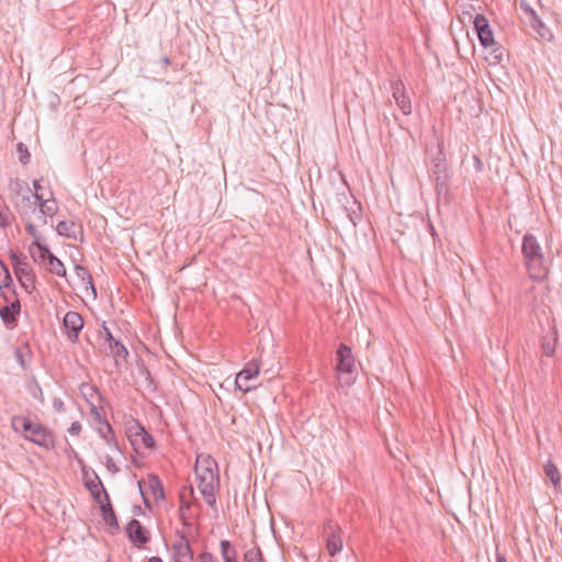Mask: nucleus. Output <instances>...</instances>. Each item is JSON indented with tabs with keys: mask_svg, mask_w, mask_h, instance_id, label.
I'll return each mask as SVG.
<instances>
[{
	"mask_svg": "<svg viewBox=\"0 0 562 562\" xmlns=\"http://www.w3.org/2000/svg\"><path fill=\"white\" fill-rule=\"evenodd\" d=\"M194 470L198 490L202 494L205 503L210 506H214L220 484L216 461L207 454H200L196 458Z\"/></svg>",
	"mask_w": 562,
	"mask_h": 562,
	"instance_id": "obj_1",
	"label": "nucleus"
},
{
	"mask_svg": "<svg viewBox=\"0 0 562 562\" xmlns=\"http://www.w3.org/2000/svg\"><path fill=\"white\" fill-rule=\"evenodd\" d=\"M12 428L15 432L22 435L25 440L42 448L52 449L55 446V438L52 431L26 417H14L12 419Z\"/></svg>",
	"mask_w": 562,
	"mask_h": 562,
	"instance_id": "obj_2",
	"label": "nucleus"
},
{
	"mask_svg": "<svg viewBox=\"0 0 562 562\" xmlns=\"http://www.w3.org/2000/svg\"><path fill=\"white\" fill-rule=\"evenodd\" d=\"M473 25L482 46L486 49L491 48L490 56L485 58L490 64H498L502 60L503 52L499 47H495L494 34L487 19L483 14L476 13Z\"/></svg>",
	"mask_w": 562,
	"mask_h": 562,
	"instance_id": "obj_3",
	"label": "nucleus"
},
{
	"mask_svg": "<svg viewBox=\"0 0 562 562\" xmlns=\"http://www.w3.org/2000/svg\"><path fill=\"white\" fill-rule=\"evenodd\" d=\"M68 282L83 301H95L97 290L88 269L81 266H76L74 274L70 277Z\"/></svg>",
	"mask_w": 562,
	"mask_h": 562,
	"instance_id": "obj_4",
	"label": "nucleus"
},
{
	"mask_svg": "<svg viewBox=\"0 0 562 562\" xmlns=\"http://www.w3.org/2000/svg\"><path fill=\"white\" fill-rule=\"evenodd\" d=\"M549 272L548 260L535 236L529 234V279L543 280Z\"/></svg>",
	"mask_w": 562,
	"mask_h": 562,
	"instance_id": "obj_5",
	"label": "nucleus"
},
{
	"mask_svg": "<svg viewBox=\"0 0 562 562\" xmlns=\"http://www.w3.org/2000/svg\"><path fill=\"white\" fill-rule=\"evenodd\" d=\"M34 198L40 206V212L44 216L53 217L58 211V204L54 199L53 191L43 180H35Z\"/></svg>",
	"mask_w": 562,
	"mask_h": 562,
	"instance_id": "obj_6",
	"label": "nucleus"
},
{
	"mask_svg": "<svg viewBox=\"0 0 562 562\" xmlns=\"http://www.w3.org/2000/svg\"><path fill=\"white\" fill-rule=\"evenodd\" d=\"M127 438L137 453L145 454L154 448L153 437L140 425L133 423L126 429Z\"/></svg>",
	"mask_w": 562,
	"mask_h": 562,
	"instance_id": "obj_7",
	"label": "nucleus"
},
{
	"mask_svg": "<svg viewBox=\"0 0 562 562\" xmlns=\"http://www.w3.org/2000/svg\"><path fill=\"white\" fill-rule=\"evenodd\" d=\"M31 257L35 262L43 266L46 270L59 277H66L64 263L55 257L47 247H40L31 250Z\"/></svg>",
	"mask_w": 562,
	"mask_h": 562,
	"instance_id": "obj_8",
	"label": "nucleus"
},
{
	"mask_svg": "<svg viewBox=\"0 0 562 562\" xmlns=\"http://www.w3.org/2000/svg\"><path fill=\"white\" fill-rule=\"evenodd\" d=\"M335 371L341 378L356 372V358L349 346L340 344L336 351Z\"/></svg>",
	"mask_w": 562,
	"mask_h": 562,
	"instance_id": "obj_9",
	"label": "nucleus"
},
{
	"mask_svg": "<svg viewBox=\"0 0 562 562\" xmlns=\"http://www.w3.org/2000/svg\"><path fill=\"white\" fill-rule=\"evenodd\" d=\"M12 260L14 262V272L19 282L27 293H32L35 290V274L32 268L15 255L12 256Z\"/></svg>",
	"mask_w": 562,
	"mask_h": 562,
	"instance_id": "obj_10",
	"label": "nucleus"
},
{
	"mask_svg": "<svg viewBox=\"0 0 562 562\" xmlns=\"http://www.w3.org/2000/svg\"><path fill=\"white\" fill-rule=\"evenodd\" d=\"M260 372L259 362L252 360L246 364V367L237 374L235 380V385L238 390L243 392H249L252 386L249 384V381L257 378Z\"/></svg>",
	"mask_w": 562,
	"mask_h": 562,
	"instance_id": "obj_11",
	"label": "nucleus"
},
{
	"mask_svg": "<svg viewBox=\"0 0 562 562\" xmlns=\"http://www.w3.org/2000/svg\"><path fill=\"white\" fill-rule=\"evenodd\" d=\"M46 216L44 215H37V222L33 223L30 218L26 223V232L32 237L33 241L32 245L29 247V251L31 252L32 249H37L40 247H46L43 241L44 237L41 231V227L46 225Z\"/></svg>",
	"mask_w": 562,
	"mask_h": 562,
	"instance_id": "obj_12",
	"label": "nucleus"
},
{
	"mask_svg": "<svg viewBox=\"0 0 562 562\" xmlns=\"http://www.w3.org/2000/svg\"><path fill=\"white\" fill-rule=\"evenodd\" d=\"M64 326L67 331V336L71 341H76L79 331L83 327V319L80 314L76 312H68L64 317Z\"/></svg>",
	"mask_w": 562,
	"mask_h": 562,
	"instance_id": "obj_13",
	"label": "nucleus"
},
{
	"mask_svg": "<svg viewBox=\"0 0 562 562\" xmlns=\"http://www.w3.org/2000/svg\"><path fill=\"white\" fill-rule=\"evenodd\" d=\"M548 329L541 339V348L546 356L552 357L555 353V345L558 341V330L553 322L547 318Z\"/></svg>",
	"mask_w": 562,
	"mask_h": 562,
	"instance_id": "obj_14",
	"label": "nucleus"
},
{
	"mask_svg": "<svg viewBox=\"0 0 562 562\" xmlns=\"http://www.w3.org/2000/svg\"><path fill=\"white\" fill-rule=\"evenodd\" d=\"M7 305L0 308V316L4 324L12 325L15 323L16 316L20 314L21 305L15 295L9 296L5 301Z\"/></svg>",
	"mask_w": 562,
	"mask_h": 562,
	"instance_id": "obj_15",
	"label": "nucleus"
},
{
	"mask_svg": "<svg viewBox=\"0 0 562 562\" xmlns=\"http://www.w3.org/2000/svg\"><path fill=\"white\" fill-rule=\"evenodd\" d=\"M138 485L144 497L148 493L151 494L154 499H160L164 496L161 483L156 476L149 475L146 480L139 481Z\"/></svg>",
	"mask_w": 562,
	"mask_h": 562,
	"instance_id": "obj_16",
	"label": "nucleus"
},
{
	"mask_svg": "<svg viewBox=\"0 0 562 562\" xmlns=\"http://www.w3.org/2000/svg\"><path fill=\"white\" fill-rule=\"evenodd\" d=\"M529 25L542 41H552L551 30L539 19L536 12L529 7Z\"/></svg>",
	"mask_w": 562,
	"mask_h": 562,
	"instance_id": "obj_17",
	"label": "nucleus"
},
{
	"mask_svg": "<svg viewBox=\"0 0 562 562\" xmlns=\"http://www.w3.org/2000/svg\"><path fill=\"white\" fill-rule=\"evenodd\" d=\"M126 531L131 541L137 547L143 546L148 540L147 532L135 519L128 522Z\"/></svg>",
	"mask_w": 562,
	"mask_h": 562,
	"instance_id": "obj_18",
	"label": "nucleus"
},
{
	"mask_svg": "<svg viewBox=\"0 0 562 562\" xmlns=\"http://www.w3.org/2000/svg\"><path fill=\"white\" fill-rule=\"evenodd\" d=\"M344 548L342 532L339 528L334 529L327 537L326 550L330 557L339 553Z\"/></svg>",
	"mask_w": 562,
	"mask_h": 562,
	"instance_id": "obj_19",
	"label": "nucleus"
},
{
	"mask_svg": "<svg viewBox=\"0 0 562 562\" xmlns=\"http://www.w3.org/2000/svg\"><path fill=\"white\" fill-rule=\"evenodd\" d=\"M393 97L405 115L412 113V103L409 97L406 94L402 83H396L393 88Z\"/></svg>",
	"mask_w": 562,
	"mask_h": 562,
	"instance_id": "obj_20",
	"label": "nucleus"
},
{
	"mask_svg": "<svg viewBox=\"0 0 562 562\" xmlns=\"http://www.w3.org/2000/svg\"><path fill=\"white\" fill-rule=\"evenodd\" d=\"M0 290L5 301H9V296L15 295L12 289V278L9 273L5 265L0 260Z\"/></svg>",
	"mask_w": 562,
	"mask_h": 562,
	"instance_id": "obj_21",
	"label": "nucleus"
},
{
	"mask_svg": "<svg viewBox=\"0 0 562 562\" xmlns=\"http://www.w3.org/2000/svg\"><path fill=\"white\" fill-rule=\"evenodd\" d=\"M56 229L59 235L74 239H76L81 233V227L70 220L59 222Z\"/></svg>",
	"mask_w": 562,
	"mask_h": 562,
	"instance_id": "obj_22",
	"label": "nucleus"
},
{
	"mask_svg": "<svg viewBox=\"0 0 562 562\" xmlns=\"http://www.w3.org/2000/svg\"><path fill=\"white\" fill-rule=\"evenodd\" d=\"M543 472L546 477L551 482L555 492L561 491V474L558 467L552 462V460H548L543 465Z\"/></svg>",
	"mask_w": 562,
	"mask_h": 562,
	"instance_id": "obj_23",
	"label": "nucleus"
},
{
	"mask_svg": "<svg viewBox=\"0 0 562 562\" xmlns=\"http://www.w3.org/2000/svg\"><path fill=\"white\" fill-rule=\"evenodd\" d=\"M473 4V0H461L459 3V19L462 22L474 21V16L477 12Z\"/></svg>",
	"mask_w": 562,
	"mask_h": 562,
	"instance_id": "obj_24",
	"label": "nucleus"
},
{
	"mask_svg": "<svg viewBox=\"0 0 562 562\" xmlns=\"http://www.w3.org/2000/svg\"><path fill=\"white\" fill-rule=\"evenodd\" d=\"M175 559L176 562H190L192 559V553L190 550V546L186 540L179 541L175 547Z\"/></svg>",
	"mask_w": 562,
	"mask_h": 562,
	"instance_id": "obj_25",
	"label": "nucleus"
},
{
	"mask_svg": "<svg viewBox=\"0 0 562 562\" xmlns=\"http://www.w3.org/2000/svg\"><path fill=\"white\" fill-rule=\"evenodd\" d=\"M221 555L224 562H237V552L228 540L220 542Z\"/></svg>",
	"mask_w": 562,
	"mask_h": 562,
	"instance_id": "obj_26",
	"label": "nucleus"
},
{
	"mask_svg": "<svg viewBox=\"0 0 562 562\" xmlns=\"http://www.w3.org/2000/svg\"><path fill=\"white\" fill-rule=\"evenodd\" d=\"M87 484V487L89 488V491L91 492V494L93 495V497L100 503L102 504L103 502L108 501V497L102 488V485L100 483V481L98 480H93V481H89L86 483Z\"/></svg>",
	"mask_w": 562,
	"mask_h": 562,
	"instance_id": "obj_27",
	"label": "nucleus"
},
{
	"mask_svg": "<svg viewBox=\"0 0 562 562\" xmlns=\"http://www.w3.org/2000/svg\"><path fill=\"white\" fill-rule=\"evenodd\" d=\"M244 562H265L261 550L258 547H252L244 554Z\"/></svg>",
	"mask_w": 562,
	"mask_h": 562,
	"instance_id": "obj_28",
	"label": "nucleus"
},
{
	"mask_svg": "<svg viewBox=\"0 0 562 562\" xmlns=\"http://www.w3.org/2000/svg\"><path fill=\"white\" fill-rule=\"evenodd\" d=\"M111 351L116 359H125L127 356L126 348L117 341L110 344Z\"/></svg>",
	"mask_w": 562,
	"mask_h": 562,
	"instance_id": "obj_29",
	"label": "nucleus"
},
{
	"mask_svg": "<svg viewBox=\"0 0 562 562\" xmlns=\"http://www.w3.org/2000/svg\"><path fill=\"white\" fill-rule=\"evenodd\" d=\"M101 505V508L103 510V516H104V519L106 522H109L110 525H112L114 522V513L111 508H108V503L103 502Z\"/></svg>",
	"mask_w": 562,
	"mask_h": 562,
	"instance_id": "obj_30",
	"label": "nucleus"
},
{
	"mask_svg": "<svg viewBox=\"0 0 562 562\" xmlns=\"http://www.w3.org/2000/svg\"><path fill=\"white\" fill-rule=\"evenodd\" d=\"M10 223V214L7 209L0 207V228L5 227Z\"/></svg>",
	"mask_w": 562,
	"mask_h": 562,
	"instance_id": "obj_31",
	"label": "nucleus"
},
{
	"mask_svg": "<svg viewBox=\"0 0 562 562\" xmlns=\"http://www.w3.org/2000/svg\"><path fill=\"white\" fill-rule=\"evenodd\" d=\"M81 429H82V427H81V424L79 422H72V424L70 425L68 431L72 436H78L80 434Z\"/></svg>",
	"mask_w": 562,
	"mask_h": 562,
	"instance_id": "obj_32",
	"label": "nucleus"
},
{
	"mask_svg": "<svg viewBox=\"0 0 562 562\" xmlns=\"http://www.w3.org/2000/svg\"><path fill=\"white\" fill-rule=\"evenodd\" d=\"M199 562H217L215 558L210 553H203L199 558Z\"/></svg>",
	"mask_w": 562,
	"mask_h": 562,
	"instance_id": "obj_33",
	"label": "nucleus"
},
{
	"mask_svg": "<svg viewBox=\"0 0 562 562\" xmlns=\"http://www.w3.org/2000/svg\"><path fill=\"white\" fill-rule=\"evenodd\" d=\"M522 251L525 252L527 250V235L522 237V245H521Z\"/></svg>",
	"mask_w": 562,
	"mask_h": 562,
	"instance_id": "obj_34",
	"label": "nucleus"
},
{
	"mask_svg": "<svg viewBox=\"0 0 562 562\" xmlns=\"http://www.w3.org/2000/svg\"><path fill=\"white\" fill-rule=\"evenodd\" d=\"M55 407H57L58 409H63V406H64V403L61 401H55L54 403Z\"/></svg>",
	"mask_w": 562,
	"mask_h": 562,
	"instance_id": "obj_35",
	"label": "nucleus"
},
{
	"mask_svg": "<svg viewBox=\"0 0 562 562\" xmlns=\"http://www.w3.org/2000/svg\"><path fill=\"white\" fill-rule=\"evenodd\" d=\"M497 562H507L506 561V558L502 554H497V559H496Z\"/></svg>",
	"mask_w": 562,
	"mask_h": 562,
	"instance_id": "obj_36",
	"label": "nucleus"
},
{
	"mask_svg": "<svg viewBox=\"0 0 562 562\" xmlns=\"http://www.w3.org/2000/svg\"><path fill=\"white\" fill-rule=\"evenodd\" d=\"M12 186H14L18 189L22 186V183L19 180H16L12 183Z\"/></svg>",
	"mask_w": 562,
	"mask_h": 562,
	"instance_id": "obj_37",
	"label": "nucleus"
},
{
	"mask_svg": "<svg viewBox=\"0 0 562 562\" xmlns=\"http://www.w3.org/2000/svg\"><path fill=\"white\" fill-rule=\"evenodd\" d=\"M149 562H162V561H161V559H160V558H156V557H154V558H151V559L149 560Z\"/></svg>",
	"mask_w": 562,
	"mask_h": 562,
	"instance_id": "obj_38",
	"label": "nucleus"
},
{
	"mask_svg": "<svg viewBox=\"0 0 562 562\" xmlns=\"http://www.w3.org/2000/svg\"><path fill=\"white\" fill-rule=\"evenodd\" d=\"M104 427L106 428V430H109V431H110V426H109V424H105V425H104Z\"/></svg>",
	"mask_w": 562,
	"mask_h": 562,
	"instance_id": "obj_39",
	"label": "nucleus"
}]
</instances>
